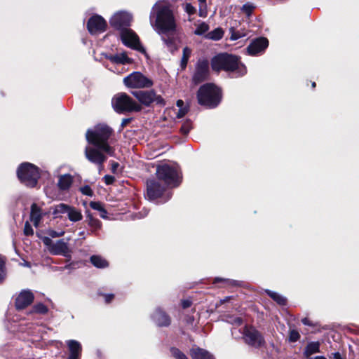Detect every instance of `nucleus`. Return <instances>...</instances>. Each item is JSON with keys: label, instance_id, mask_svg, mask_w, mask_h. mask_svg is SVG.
Here are the masks:
<instances>
[{"label": "nucleus", "instance_id": "20", "mask_svg": "<svg viewBox=\"0 0 359 359\" xmlns=\"http://www.w3.org/2000/svg\"><path fill=\"white\" fill-rule=\"evenodd\" d=\"M49 252L53 255L70 257L68 244L63 239H60L55 243H53L52 248H49Z\"/></svg>", "mask_w": 359, "mask_h": 359}, {"label": "nucleus", "instance_id": "26", "mask_svg": "<svg viewBox=\"0 0 359 359\" xmlns=\"http://www.w3.org/2000/svg\"><path fill=\"white\" fill-rule=\"evenodd\" d=\"M41 208L37 205L36 203H34L31 205V212H30V220L33 222L34 225L36 227L38 226L41 218Z\"/></svg>", "mask_w": 359, "mask_h": 359}, {"label": "nucleus", "instance_id": "40", "mask_svg": "<svg viewBox=\"0 0 359 359\" xmlns=\"http://www.w3.org/2000/svg\"><path fill=\"white\" fill-rule=\"evenodd\" d=\"M170 351L175 359H189L188 357L177 347H170Z\"/></svg>", "mask_w": 359, "mask_h": 359}, {"label": "nucleus", "instance_id": "39", "mask_svg": "<svg viewBox=\"0 0 359 359\" xmlns=\"http://www.w3.org/2000/svg\"><path fill=\"white\" fill-rule=\"evenodd\" d=\"M255 8L256 6L253 4L248 2L243 5L241 10L247 17H250Z\"/></svg>", "mask_w": 359, "mask_h": 359}, {"label": "nucleus", "instance_id": "62", "mask_svg": "<svg viewBox=\"0 0 359 359\" xmlns=\"http://www.w3.org/2000/svg\"><path fill=\"white\" fill-rule=\"evenodd\" d=\"M316 82H314V81H313V82H312V83H311V88H316Z\"/></svg>", "mask_w": 359, "mask_h": 359}, {"label": "nucleus", "instance_id": "7", "mask_svg": "<svg viewBox=\"0 0 359 359\" xmlns=\"http://www.w3.org/2000/svg\"><path fill=\"white\" fill-rule=\"evenodd\" d=\"M114 133V130L106 124H97L94 130L88 129L86 133L87 142L95 146L107 142Z\"/></svg>", "mask_w": 359, "mask_h": 359}, {"label": "nucleus", "instance_id": "13", "mask_svg": "<svg viewBox=\"0 0 359 359\" xmlns=\"http://www.w3.org/2000/svg\"><path fill=\"white\" fill-rule=\"evenodd\" d=\"M210 76L209 62L207 59L198 60L196 64L195 71L192 76V82L195 85L200 84L208 80Z\"/></svg>", "mask_w": 359, "mask_h": 359}, {"label": "nucleus", "instance_id": "42", "mask_svg": "<svg viewBox=\"0 0 359 359\" xmlns=\"http://www.w3.org/2000/svg\"><path fill=\"white\" fill-rule=\"evenodd\" d=\"M209 29V25L205 22H202L196 27L194 30V34L196 35H203L206 33Z\"/></svg>", "mask_w": 359, "mask_h": 359}, {"label": "nucleus", "instance_id": "48", "mask_svg": "<svg viewBox=\"0 0 359 359\" xmlns=\"http://www.w3.org/2000/svg\"><path fill=\"white\" fill-rule=\"evenodd\" d=\"M185 11L189 15H194L196 13V9L191 4L187 3L185 6Z\"/></svg>", "mask_w": 359, "mask_h": 359}, {"label": "nucleus", "instance_id": "21", "mask_svg": "<svg viewBox=\"0 0 359 359\" xmlns=\"http://www.w3.org/2000/svg\"><path fill=\"white\" fill-rule=\"evenodd\" d=\"M69 352L67 359H80L82 352L81 344L76 340L71 339L67 341Z\"/></svg>", "mask_w": 359, "mask_h": 359}, {"label": "nucleus", "instance_id": "22", "mask_svg": "<svg viewBox=\"0 0 359 359\" xmlns=\"http://www.w3.org/2000/svg\"><path fill=\"white\" fill-rule=\"evenodd\" d=\"M189 354L192 359H215L209 351L200 347L191 348Z\"/></svg>", "mask_w": 359, "mask_h": 359}, {"label": "nucleus", "instance_id": "36", "mask_svg": "<svg viewBox=\"0 0 359 359\" xmlns=\"http://www.w3.org/2000/svg\"><path fill=\"white\" fill-rule=\"evenodd\" d=\"M48 311V309L45 304L43 303H38L32 306L30 313H38L43 315L47 313Z\"/></svg>", "mask_w": 359, "mask_h": 359}, {"label": "nucleus", "instance_id": "51", "mask_svg": "<svg viewBox=\"0 0 359 359\" xmlns=\"http://www.w3.org/2000/svg\"><path fill=\"white\" fill-rule=\"evenodd\" d=\"M188 111H189V109L187 107H184V108L180 109L177 113L176 117L177 118H181L184 117L187 114Z\"/></svg>", "mask_w": 359, "mask_h": 359}, {"label": "nucleus", "instance_id": "59", "mask_svg": "<svg viewBox=\"0 0 359 359\" xmlns=\"http://www.w3.org/2000/svg\"><path fill=\"white\" fill-rule=\"evenodd\" d=\"M302 323L304 325H308V326H312L313 325L311 321L308 318H304L303 319H302Z\"/></svg>", "mask_w": 359, "mask_h": 359}, {"label": "nucleus", "instance_id": "24", "mask_svg": "<svg viewBox=\"0 0 359 359\" xmlns=\"http://www.w3.org/2000/svg\"><path fill=\"white\" fill-rule=\"evenodd\" d=\"M105 57L114 64L126 65L132 62V59L128 57L126 52H123L121 54L106 55Z\"/></svg>", "mask_w": 359, "mask_h": 359}, {"label": "nucleus", "instance_id": "1", "mask_svg": "<svg viewBox=\"0 0 359 359\" xmlns=\"http://www.w3.org/2000/svg\"><path fill=\"white\" fill-rule=\"evenodd\" d=\"M210 65L215 72H232L236 74V77L243 76L247 72L246 67L241 61V57L228 53H220L213 56Z\"/></svg>", "mask_w": 359, "mask_h": 359}, {"label": "nucleus", "instance_id": "33", "mask_svg": "<svg viewBox=\"0 0 359 359\" xmlns=\"http://www.w3.org/2000/svg\"><path fill=\"white\" fill-rule=\"evenodd\" d=\"M95 147H97L102 153L104 152L110 156H114L115 155V149L109 145L108 141L100 143Z\"/></svg>", "mask_w": 359, "mask_h": 359}, {"label": "nucleus", "instance_id": "8", "mask_svg": "<svg viewBox=\"0 0 359 359\" xmlns=\"http://www.w3.org/2000/svg\"><path fill=\"white\" fill-rule=\"evenodd\" d=\"M131 93L138 100L141 106L144 105V107H149L154 103L160 107H163L166 105L165 99L161 95H158L154 89L136 90L131 92Z\"/></svg>", "mask_w": 359, "mask_h": 359}, {"label": "nucleus", "instance_id": "28", "mask_svg": "<svg viewBox=\"0 0 359 359\" xmlns=\"http://www.w3.org/2000/svg\"><path fill=\"white\" fill-rule=\"evenodd\" d=\"M265 293L271 297L274 302H276L278 305L284 306H286L287 304V299L280 295V294L271 291L270 290H265Z\"/></svg>", "mask_w": 359, "mask_h": 359}, {"label": "nucleus", "instance_id": "18", "mask_svg": "<svg viewBox=\"0 0 359 359\" xmlns=\"http://www.w3.org/2000/svg\"><path fill=\"white\" fill-rule=\"evenodd\" d=\"M34 299L33 292L29 290H22L15 299V308L22 311L31 305Z\"/></svg>", "mask_w": 359, "mask_h": 359}, {"label": "nucleus", "instance_id": "30", "mask_svg": "<svg viewBox=\"0 0 359 359\" xmlns=\"http://www.w3.org/2000/svg\"><path fill=\"white\" fill-rule=\"evenodd\" d=\"M90 207L95 210H97L100 212V216L102 219H107V211L104 208L103 203L100 201H90L89 203Z\"/></svg>", "mask_w": 359, "mask_h": 359}, {"label": "nucleus", "instance_id": "27", "mask_svg": "<svg viewBox=\"0 0 359 359\" xmlns=\"http://www.w3.org/2000/svg\"><path fill=\"white\" fill-rule=\"evenodd\" d=\"M320 344L319 341H311L307 344L304 351V356L309 357L314 353H319Z\"/></svg>", "mask_w": 359, "mask_h": 359}, {"label": "nucleus", "instance_id": "25", "mask_svg": "<svg viewBox=\"0 0 359 359\" xmlns=\"http://www.w3.org/2000/svg\"><path fill=\"white\" fill-rule=\"evenodd\" d=\"M73 182V177L70 174L60 175L58 179L57 187L60 191H67L72 185Z\"/></svg>", "mask_w": 359, "mask_h": 359}, {"label": "nucleus", "instance_id": "56", "mask_svg": "<svg viewBox=\"0 0 359 359\" xmlns=\"http://www.w3.org/2000/svg\"><path fill=\"white\" fill-rule=\"evenodd\" d=\"M243 320L241 317H235L233 318V320H232V323L233 324H235L238 326H240L243 324Z\"/></svg>", "mask_w": 359, "mask_h": 359}, {"label": "nucleus", "instance_id": "60", "mask_svg": "<svg viewBox=\"0 0 359 359\" xmlns=\"http://www.w3.org/2000/svg\"><path fill=\"white\" fill-rule=\"evenodd\" d=\"M176 104H177V106L178 107H180V109H181V108H184V107H183V106H184V102H183V100H178L177 101Z\"/></svg>", "mask_w": 359, "mask_h": 359}, {"label": "nucleus", "instance_id": "52", "mask_svg": "<svg viewBox=\"0 0 359 359\" xmlns=\"http://www.w3.org/2000/svg\"><path fill=\"white\" fill-rule=\"evenodd\" d=\"M42 241H43V244L45 245H46L48 248V249L51 248L52 246L53 245V242L49 237H47V236L43 237L42 238Z\"/></svg>", "mask_w": 359, "mask_h": 359}, {"label": "nucleus", "instance_id": "29", "mask_svg": "<svg viewBox=\"0 0 359 359\" xmlns=\"http://www.w3.org/2000/svg\"><path fill=\"white\" fill-rule=\"evenodd\" d=\"M90 263L96 268L104 269L109 266V262L100 255H92L90 257Z\"/></svg>", "mask_w": 359, "mask_h": 359}, {"label": "nucleus", "instance_id": "53", "mask_svg": "<svg viewBox=\"0 0 359 359\" xmlns=\"http://www.w3.org/2000/svg\"><path fill=\"white\" fill-rule=\"evenodd\" d=\"M191 304L192 301L190 299H182L181 302V306L184 309L189 308Z\"/></svg>", "mask_w": 359, "mask_h": 359}, {"label": "nucleus", "instance_id": "2", "mask_svg": "<svg viewBox=\"0 0 359 359\" xmlns=\"http://www.w3.org/2000/svg\"><path fill=\"white\" fill-rule=\"evenodd\" d=\"M198 104L208 109L217 107L222 101V92L213 83H206L198 88L196 93Z\"/></svg>", "mask_w": 359, "mask_h": 359}, {"label": "nucleus", "instance_id": "35", "mask_svg": "<svg viewBox=\"0 0 359 359\" xmlns=\"http://www.w3.org/2000/svg\"><path fill=\"white\" fill-rule=\"evenodd\" d=\"M6 258L0 255V284L3 283L6 278L7 271L6 267Z\"/></svg>", "mask_w": 359, "mask_h": 359}, {"label": "nucleus", "instance_id": "58", "mask_svg": "<svg viewBox=\"0 0 359 359\" xmlns=\"http://www.w3.org/2000/svg\"><path fill=\"white\" fill-rule=\"evenodd\" d=\"M330 358H332L334 359H346V358H343L340 353L339 352L332 353V356Z\"/></svg>", "mask_w": 359, "mask_h": 359}, {"label": "nucleus", "instance_id": "31", "mask_svg": "<svg viewBox=\"0 0 359 359\" xmlns=\"http://www.w3.org/2000/svg\"><path fill=\"white\" fill-rule=\"evenodd\" d=\"M67 215L68 219L73 222L81 221L83 219L81 210L76 209L74 206H70Z\"/></svg>", "mask_w": 359, "mask_h": 359}, {"label": "nucleus", "instance_id": "15", "mask_svg": "<svg viewBox=\"0 0 359 359\" xmlns=\"http://www.w3.org/2000/svg\"><path fill=\"white\" fill-rule=\"evenodd\" d=\"M85 156L87 160L98 166L99 170L104 167V163L107 161V157L97 147H92L87 146L85 148Z\"/></svg>", "mask_w": 359, "mask_h": 359}, {"label": "nucleus", "instance_id": "47", "mask_svg": "<svg viewBox=\"0 0 359 359\" xmlns=\"http://www.w3.org/2000/svg\"><path fill=\"white\" fill-rule=\"evenodd\" d=\"M230 32H231L230 39L231 41H236L243 36V35L241 34L239 32H236L233 27L230 28Z\"/></svg>", "mask_w": 359, "mask_h": 359}, {"label": "nucleus", "instance_id": "19", "mask_svg": "<svg viewBox=\"0 0 359 359\" xmlns=\"http://www.w3.org/2000/svg\"><path fill=\"white\" fill-rule=\"evenodd\" d=\"M269 46V40L264 36L253 39L248 46L246 50L249 55L255 56L264 52Z\"/></svg>", "mask_w": 359, "mask_h": 359}, {"label": "nucleus", "instance_id": "49", "mask_svg": "<svg viewBox=\"0 0 359 359\" xmlns=\"http://www.w3.org/2000/svg\"><path fill=\"white\" fill-rule=\"evenodd\" d=\"M104 182L107 185L113 184L116 180L115 177L112 175H106L103 177Z\"/></svg>", "mask_w": 359, "mask_h": 359}, {"label": "nucleus", "instance_id": "23", "mask_svg": "<svg viewBox=\"0 0 359 359\" xmlns=\"http://www.w3.org/2000/svg\"><path fill=\"white\" fill-rule=\"evenodd\" d=\"M85 213L86 222H87L88 225L91 228V231L95 233V231L101 229L102 226V222L94 217L89 210H86Z\"/></svg>", "mask_w": 359, "mask_h": 359}, {"label": "nucleus", "instance_id": "43", "mask_svg": "<svg viewBox=\"0 0 359 359\" xmlns=\"http://www.w3.org/2000/svg\"><path fill=\"white\" fill-rule=\"evenodd\" d=\"M224 283L226 285H230V286H236V285H237L236 280L225 279V278H219V277L215 278L214 279V280H213V283L214 284H217V283Z\"/></svg>", "mask_w": 359, "mask_h": 359}, {"label": "nucleus", "instance_id": "55", "mask_svg": "<svg viewBox=\"0 0 359 359\" xmlns=\"http://www.w3.org/2000/svg\"><path fill=\"white\" fill-rule=\"evenodd\" d=\"M111 171L114 174L116 173V170L119 167V163L118 162H116L114 161H111Z\"/></svg>", "mask_w": 359, "mask_h": 359}, {"label": "nucleus", "instance_id": "34", "mask_svg": "<svg viewBox=\"0 0 359 359\" xmlns=\"http://www.w3.org/2000/svg\"><path fill=\"white\" fill-rule=\"evenodd\" d=\"M191 54V50L189 47H184L182 51V57L180 62V67L182 70L187 68L189 59Z\"/></svg>", "mask_w": 359, "mask_h": 359}, {"label": "nucleus", "instance_id": "41", "mask_svg": "<svg viewBox=\"0 0 359 359\" xmlns=\"http://www.w3.org/2000/svg\"><path fill=\"white\" fill-rule=\"evenodd\" d=\"M192 129V121L190 119H186V121L182 123L180 131L184 135H187L189 134L190 130Z\"/></svg>", "mask_w": 359, "mask_h": 359}, {"label": "nucleus", "instance_id": "50", "mask_svg": "<svg viewBox=\"0 0 359 359\" xmlns=\"http://www.w3.org/2000/svg\"><path fill=\"white\" fill-rule=\"evenodd\" d=\"M98 294L104 297L106 304L111 303L112 302V300L114 299V294H102V293L99 292Z\"/></svg>", "mask_w": 359, "mask_h": 359}, {"label": "nucleus", "instance_id": "32", "mask_svg": "<svg viewBox=\"0 0 359 359\" xmlns=\"http://www.w3.org/2000/svg\"><path fill=\"white\" fill-rule=\"evenodd\" d=\"M224 34V32L222 28L217 27L208 32L206 35V38L214 41H218L223 38Z\"/></svg>", "mask_w": 359, "mask_h": 359}, {"label": "nucleus", "instance_id": "44", "mask_svg": "<svg viewBox=\"0 0 359 359\" xmlns=\"http://www.w3.org/2000/svg\"><path fill=\"white\" fill-rule=\"evenodd\" d=\"M79 191L83 195L92 197L94 196V191L89 185H84L79 188Z\"/></svg>", "mask_w": 359, "mask_h": 359}, {"label": "nucleus", "instance_id": "46", "mask_svg": "<svg viewBox=\"0 0 359 359\" xmlns=\"http://www.w3.org/2000/svg\"><path fill=\"white\" fill-rule=\"evenodd\" d=\"M24 234L27 236H30L34 234V230L28 221L25 224Z\"/></svg>", "mask_w": 359, "mask_h": 359}, {"label": "nucleus", "instance_id": "17", "mask_svg": "<svg viewBox=\"0 0 359 359\" xmlns=\"http://www.w3.org/2000/svg\"><path fill=\"white\" fill-rule=\"evenodd\" d=\"M151 319L158 327H168L172 323L170 316L161 307H156L151 315Z\"/></svg>", "mask_w": 359, "mask_h": 359}, {"label": "nucleus", "instance_id": "54", "mask_svg": "<svg viewBox=\"0 0 359 359\" xmlns=\"http://www.w3.org/2000/svg\"><path fill=\"white\" fill-rule=\"evenodd\" d=\"M133 120V118L132 117L123 118L121 123V129L123 130L128 124L131 123Z\"/></svg>", "mask_w": 359, "mask_h": 359}, {"label": "nucleus", "instance_id": "57", "mask_svg": "<svg viewBox=\"0 0 359 359\" xmlns=\"http://www.w3.org/2000/svg\"><path fill=\"white\" fill-rule=\"evenodd\" d=\"M63 232L62 233H57V231H54V230H50L48 233L49 236H50L51 237L53 238H56V237H59V236H61L63 235Z\"/></svg>", "mask_w": 359, "mask_h": 359}, {"label": "nucleus", "instance_id": "10", "mask_svg": "<svg viewBox=\"0 0 359 359\" xmlns=\"http://www.w3.org/2000/svg\"><path fill=\"white\" fill-rule=\"evenodd\" d=\"M243 339L246 344L255 348H260L266 345L262 334L252 325L244 327Z\"/></svg>", "mask_w": 359, "mask_h": 359}, {"label": "nucleus", "instance_id": "38", "mask_svg": "<svg viewBox=\"0 0 359 359\" xmlns=\"http://www.w3.org/2000/svg\"><path fill=\"white\" fill-rule=\"evenodd\" d=\"M161 39L170 50L172 51L173 50L177 49L175 39L173 36H170V35H167L165 36H163Z\"/></svg>", "mask_w": 359, "mask_h": 359}, {"label": "nucleus", "instance_id": "64", "mask_svg": "<svg viewBox=\"0 0 359 359\" xmlns=\"http://www.w3.org/2000/svg\"><path fill=\"white\" fill-rule=\"evenodd\" d=\"M199 15H200V16H203V17H204V16H205L204 15H203V13H202V11H200Z\"/></svg>", "mask_w": 359, "mask_h": 359}, {"label": "nucleus", "instance_id": "14", "mask_svg": "<svg viewBox=\"0 0 359 359\" xmlns=\"http://www.w3.org/2000/svg\"><path fill=\"white\" fill-rule=\"evenodd\" d=\"M86 28L92 35L102 33L107 29V22L102 16L95 14L88 20Z\"/></svg>", "mask_w": 359, "mask_h": 359}, {"label": "nucleus", "instance_id": "12", "mask_svg": "<svg viewBox=\"0 0 359 359\" xmlns=\"http://www.w3.org/2000/svg\"><path fill=\"white\" fill-rule=\"evenodd\" d=\"M120 38L124 46L131 49L147 54L142 46L138 35L131 29H123L120 33Z\"/></svg>", "mask_w": 359, "mask_h": 359}, {"label": "nucleus", "instance_id": "61", "mask_svg": "<svg viewBox=\"0 0 359 359\" xmlns=\"http://www.w3.org/2000/svg\"><path fill=\"white\" fill-rule=\"evenodd\" d=\"M313 359H327V358L325 356L319 355V356L315 357Z\"/></svg>", "mask_w": 359, "mask_h": 359}, {"label": "nucleus", "instance_id": "6", "mask_svg": "<svg viewBox=\"0 0 359 359\" xmlns=\"http://www.w3.org/2000/svg\"><path fill=\"white\" fill-rule=\"evenodd\" d=\"M111 104L114 110L120 114L140 112L142 109V107L126 93L116 94L111 100Z\"/></svg>", "mask_w": 359, "mask_h": 359}, {"label": "nucleus", "instance_id": "37", "mask_svg": "<svg viewBox=\"0 0 359 359\" xmlns=\"http://www.w3.org/2000/svg\"><path fill=\"white\" fill-rule=\"evenodd\" d=\"M71 205L65 203H60L56 205L53 209V214L57 215L58 214L68 213Z\"/></svg>", "mask_w": 359, "mask_h": 359}, {"label": "nucleus", "instance_id": "11", "mask_svg": "<svg viewBox=\"0 0 359 359\" xmlns=\"http://www.w3.org/2000/svg\"><path fill=\"white\" fill-rule=\"evenodd\" d=\"M124 85L129 88H151L154 81L140 72H133L123 79Z\"/></svg>", "mask_w": 359, "mask_h": 359}, {"label": "nucleus", "instance_id": "63", "mask_svg": "<svg viewBox=\"0 0 359 359\" xmlns=\"http://www.w3.org/2000/svg\"><path fill=\"white\" fill-rule=\"evenodd\" d=\"M201 4H205L206 0H198Z\"/></svg>", "mask_w": 359, "mask_h": 359}, {"label": "nucleus", "instance_id": "16", "mask_svg": "<svg viewBox=\"0 0 359 359\" xmlns=\"http://www.w3.org/2000/svg\"><path fill=\"white\" fill-rule=\"evenodd\" d=\"M132 21V16L126 12L115 13L110 19V25L116 30L121 32L123 29H128Z\"/></svg>", "mask_w": 359, "mask_h": 359}, {"label": "nucleus", "instance_id": "45", "mask_svg": "<svg viewBox=\"0 0 359 359\" xmlns=\"http://www.w3.org/2000/svg\"><path fill=\"white\" fill-rule=\"evenodd\" d=\"M300 334L296 330H292L289 332V341L294 343L300 339Z\"/></svg>", "mask_w": 359, "mask_h": 359}, {"label": "nucleus", "instance_id": "9", "mask_svg": "<svg viewBox=\"0 0 359 359\" xmlns=\"http://www.w3.org/2000/svg\"><path fill=\"white\" fill-rule=\"evenodd\" d=\"M156 25L160 32L167 34L176 29V23L171 10L167 8L161 9L156 16Z\"/></svg>", "mask_w": 359, "mask_h": 359}, {"label": "nucleus", "instance_id": "4", "mask_svg": "<svg viewBox=\"0 0 359 359\" xmlns=\"http://www.w3.org/2000/svg\"><path fill=\"white\" fill-rule=\"evenodd\" d=\"M16 175L21 184L28 188H35L41 177V170L33 163L23 162L18 165Z\"/></svg>", "mask_w": 359, "mask_h": 359}, {"label": "nucleus", "instance_id": "3", "mask_svg": "<svg viewBox=\"0 0 359 359\" xmlns=\"http://www.w3.org/2000/svg\"><path fill=\"white\" fill-rule=\"evenodd\" d=\"M156 178L169 189L178 187L182 182V173L178 165L159 164L156 170Z\"/></svg>", "mask_w": 359, "mask_h": 359}, {"label": "nucleus", "instance_id": "5", "mask_svg": "<svg viewBox=\"0 0 359 359\" xmlns=\"http://www.w3.org/2000/svg\"><path fill=\"white\" fill-rule=\"evenodd\" d=\"M168 187L157 178H149L146 182V192L144 196L150 201L161 200V203H165L172 197V193L168 191Z\"/></svg>", "mask_w": 359, "mask_h": 359}]
</instances>
